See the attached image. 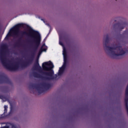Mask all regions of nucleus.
Masks as SVG:
<instances>
[{
    "instance_id": "nucleus-10",
    "label": "nucleus",
    "mask_w": 128,
    "mask_h": 128,
    "mask_svg": "<svg viewBox=\"0 0 128 128\" xmlns=\"http://www.w3.org/2000/svg\"><path fill=\"white\" fill-rule=\"evenodd\" d=\"M46 48H48L46 46V44H44L41 47V48L38 53V56H40L42 52H46Z\"/></svg>"
},
{
    "instance_id": "nucleus-15",
    "label": "nucleus",
    "mask_w": 128,
    "mask_h": 128,
    "mask_svg": "<svg viewBox=\"0 0 128 128\" xmlns=\"http://www.w3.org/2000/svg\"><path fill=\"white\" fill-rule=\"evenodd\" d=\"M4 114H6V112H8V106H4Z\"/></svg>"
},
{
    "instance_id": "nucleus-8",
    "label": "nucleus",
    "mask_w": 128,
    "mask_h": 128,
    "mask_svg": "<svg viewBox=\"0 0 128 128\" xmlns=\"http://www.w3.org/2000/svg\"><path fill=\"white\" fill-rule=\"evenodd\" d=\"M0 128H16V127L12 123H6L5 126L0 127Z\"/></svg>"
},
{
    "instance_id": "nucleus-13",
    "label": "nucleus",
    "mask_w": 128,
    "mask_h": 128,
    "mask_svg": "<svg viewBox=\"0 0 128 128\" xmlns=\"http://www.w3.org/2000/svg\"><path fill=\"white\" fill-rule=\"evenodd\" d=\"M33 74L34 78H40V75L38 72H34Z\"/></svg>"
},
{
    "instance_id": "nucleus-2",
    "label": "nucleus",
    "mask_w": 128,
    "mask_h": 128,
    "mask_svg": "<svg viewBox=\"0 0 128 128\" xmlns=\"http://www.w3.org/2000/svg\"><path fill=\"white\" fill-rule=\"evenodd\" d=\"M110 42V36L108 34L103 37V46L105 52L112 58H118V56H125L128 52V49L122 47L120 44H113L108 46Z\"/></svg>"
},
{
    "instance_id": "nucleus-17",
    "label": "nucleus",
    "mask_w": 128,
    "mask_h": 128,
    "mask_svg": "<svg viewBox=\"0 0 128 128\" xmlns=\"http://www.w3.org/2000/svg\"><path fill=\"white\" fill-rule=\"evenodd\" d=\"M42 20V22H44L46 23V22L44 21V19H41Z\"/></svg>"
},
{
    "instance_id": "nucleus-9",
    "label": "nucleus",
    "mask_w": 128,
    "mask_h": 128,
    "mask_svg": "<svg viewBox=\"0 0 128 128\" xmlns=\"http://www.w3.org/2000/svg\"><path fill=\"white\" fill-rule=\"evenodd\" d=\"M125 19L122 17H116L115 18V22H117L118 24H122V22H124Z\"/></svg>"
},
{
    "instance_id": "nucleus-3",
    "label": "nucleus",
    "mask_w": 128,
    "mask_h": 128,
    "mask_svg": "<svg viewBox=\"0 0 128 128\" xmlns=\"http://www.w3.org/2000/svg\"><path fill=\"white\" fill-rule=\"evenodd\" d=\"M59 44L63 47L62 54L64 56V64L60 68L58 74L54 76V70H52L54 66L52 62L50 61L44 62L42 64V68L44 70L48 72H44V76H46V80H54V78H56L58 76H60L64 74V70H66V48H64V44H62V42L60 41Z\"/></svg>"
},
{
    "instance_id": "nucleus-16",
    "label": "nucleus",
    "mask_w": 128,
    "mask_h": 128,
    "mask_svg": "<svg viewBox=\"0 0 128 128\" xmlns=\"http://www.w3.org/2000/svg\"><path fill=\"white\" fill-rule=\"evenodd\" d=\"M2 92H6V90H2Z\"/></svg>"
},
{
    "instance_id": "nucleus-18",
    "label": "nucleus",
    "mask_w": 128,
    "mask_h": 128,
    "mask_svg": "<svg viewBox=\"0 0 128 128\" xmlns=\"http://www.w3.org/2000/svg\"><path fill=\"white\" fill-rule=\"evenodd\" d=\"M10 105L12 106V104H10Z\"/></svg>"
},
{
    "instance_id": "nucleus-1",
    "label": "nucleus",
    "mask_w": 128,
    "mask_h": 128,
    "mask_svg": "<svg viewBox=\"0 0 128 128\" xmlns=\"http://www.w3.org/2000/svg\"><path fill=\"white\" fill-rule=\"evenodd\" d=\"M22 24H19L13 28H11L8 33L6 38H8V36H13V38H22L24 36H28L30 38V42L31 44H34L38 48L40 44V40H42V36L38 32L34 30L32 28H30L29 30V34L26 31H21L20 35V28H22Z\"/></svg>"
},
{
    "instance_id": "nucleus-11",
    "label": "nucleus",
    "mask_w": 128,
    "mask_h": 128,
    "mask_svg": "<svg viewBox=\"0 0 128 128\" xmlns=\"http://www.w3.org/2000/svg\"><path fill=\"white\" fill-rule=\"evenodd\" d=\"M6 80H8V78L4 76H0V84H4V82H6Z\"/></svg>"
},
{
    "instance_id": "nucleus-4",
    "label": "nucleus",
    "mask_w": 128,
    "mask_h": 128,
    "mask_svg": "<svg viewBox=\"0 0 128 128\" xmlns=\"http://www.w3.org/2000/svg\"><path fill=\"white\" fill-rule=\"evenodd\" d=\"M8 51V45L2 44L0 47V60L5 68L14 72L18 70L20 68V64L13 62L6 58V52Z\"/></svg>"
},
{
    "instance_id": "nucleus-7",
    "label": "nucleus",
    "mask_w": 128,
    "mask_h": 128,
    "mask_svg": "<svg viewBox=\"0 0 128 128\" xmlns=\"http://www.w3.org/2000/svg\"><path fill=\"white\" fill-rule=\"evenodd\" d=\"M33 70H42V66H40V64H38V59L36 60V62L32 68Z\"/></svg>"
},
{
    "instance_id": "nucleus-6",
    "label": "nucleus",
    "mask_w": 128,
    "mask_h": 128,
    "mask_svg": "<svg viewBox=\"0 0 128 128\" xmlns=\"http://www.w3.org/2000/svg\"><path fill=\"white\" fill-rule=\"evenodd\" d=\"M120 40L123 42H128V29L124 31L123 33L120 36Z\"/></svg>"
},
{
    "instance_id": "nucleus-12",
    "label": "nucleus",
    "mask_w": 128,
    "mask_h": 128,
    "mask_svg": "<svg viewBox=\"0 0 128 128\" xmlns=\"http://www.w3.org/2000/svg\"><path fill=\"white\" fill-rule=\"evenodd\" d=\"M36 90L38 91V92H39V94H40V92H42V88L40 86H38L37 87H36Z\"/></svg>"
},
{
    "instance_id": "nucleus-5",
    "label": "nucleus",
    "mask_w": 128,
    "mask_h": 128,
    "mask_svg": "<svg viewBox=\"0 0 128 128\" xmlns=\"http://www.w3.org/2000/svg\"><path fill=\"white\" fill-rule=\"evenodd\" d=\"M126 26V23L122 22L117 23L113 26V28L116 30V32H122V30H124Z\"/></svg>"
},
{
    "instance_id": "nucleus-14",
    "label": "nucleus",
    "mask_w": 128,
    "mask_h": 128,
    "mask_svg": "<svg viewBox=\"0 0 128 128\" xmlns=\"http://www.w3.org/2000/svg\"><path fill=\"white\" fill-rule=\"evenodd\" d=\"M0 98H1V100H4V102H6V98L4 97V96H0Z\"/></svg>"
}]
</instances>
